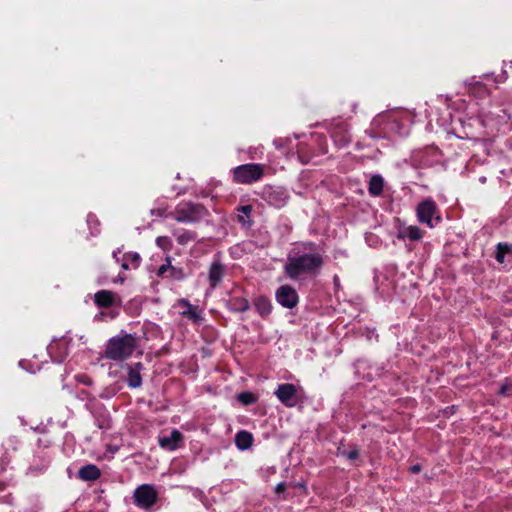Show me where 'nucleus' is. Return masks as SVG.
Wrapping results in <instances>:
<instances>
[{
	"label": "nucleus",
	"mask_w": 512,
	"mask_h": 512,
	"mask_svg": "<svg viewBox=\"0 0 512 512\" xmlns=\"http://www.w3.org/2000/svg\"><path fill=\"white\" fill-rule=\"evenodd\" d=\"M323 260L319 255H303L290 258L285 269L290 278H299L314 274L322 265Z\"/></svg>",
	"instance_id": "1"
},
{
	"label": "nucleus",
	"mask_w": 512,
	"mask_h": 512,
	"mask_svg": "<svg viewBox=\"0 0 512 512\" xmlns=\"http://www.w3.org/2000/svg\"><path fill=\"white\" fill-rule=\"evenodd\" d=\"M135 346L136 341L131 334L113 337L107 345L106 356L113 360H124L133 353Z\"/></svg>",
	"instance_id": "2"
},
{
	"label": "nucleus",
	"mask_w": 512,
	"mask_h": 512,
	"mask_svg": "<svg viewBox=\"0 0 512 512\" xmlns=\"http://www.w3.org/2000/svg\"><path fill=\"white\" fill-rule=\"evenodd\" d=\"M232 172L236 183L250 184L263 176L264 169L262 165L252 163L237 166Z\"/></svg>",
	"instance_id": "3"
},
{
	"label": "nucleus",
	"mask_w": 512,
	"mask_h": 512,
	"mask_svg": "<svg viewBox=\"0 0 512 512\" xmlns=\"http://www.w3.org/2000/svg\"><path fill=\"white\" fill-rule=\"evenodd\" d=\"M417 218L419 222L427 224L430 228L441 221L437 214V206L434 201L427 199L417 206Z\"/></svg>",
	"instance_id": "4"
},
{
	"label": "nucleus",
	"mask_w": 512,
	"mask_h": 512,
	"mask_svg": "<svg viewBox=\"0 0 512 512\" xmlns=\"http://www.w3.org/2000/svg\"><path fill=\"white\" fill-rule=\"evenodd\" d=\"M206 215V209L202 205L184 204L176 212L175 219L179 222H194Z\"/></svg>",
	"instance_id": "5"
},
{
	"label": "nucleus",
	"mask_w": 512,
	"mask_h": 512,
	"mask_svg": "<svg viewBox=\"0 0 512 512\" xmlns=\"http://www.w3.org/2000/svg\"><path fill=\"white\" fill-rule=\"evenodd\" d=\"M156 498V490L148 484L139 486L134 492L135 503L144 509L151 507L155 503Z\"/></svg>",
	"instance_id": "6"
},
{
	"label": "nucleus",
	"mask_w": 512,
	"mask_h": 512,
	"mask_svg": "<svg viewBox=\"0 0 512 512\" xmlns=\"http://www.w3.org/2000/svg\"><path fill=\"white\" fill-rule=\"evenodd\" d=\"M274 394L287 407H294L297 403L296 387L293 384H280Z\"/></svg>",
	"instance_id": "7"
},
{
	"label": "nucleus",
	"mask_w": 512,
	"mask_h": 512,
	"mask_svg": "<svg viewBox=\"0 0 512 512\" xmlns=\"http://www.w3.org/2000/svg\"><path fill=\"white\" fill-rule=\"evenodd\" d=\"M278 303L286 308H293L298 302L296 291L287 285L281 286L276 292Z\"/></svg>",
	"instance_id": "8"
},
{
	"label": "nucleus",
	"mask_w": 512,
	"mask_h": 512,
	"mask_svg": "<svg viewBox=\"0 0 512 512\" xmlns=\"http://www.w3.org/2000/svg\"><path fill=\"white\" fill-rule=\"evenodd\" d=\"M159 446L168 451L178 449L183 443V435L178 430H173L170 435L159 438Z\"/></svg>",
	"instance_id": "9"
},
{
	"label": "nucleus",
	"mask_w": 512,
	"mask_h": 512,
	"mask_svg": "<svg viewBox=\"0 0 512 512\" xmlns=\"http://www.w3.org/2000/svg\"><path fill=\"white\" fill-rule=\"evenodd\" d=\"M143 366L141 363H136L128 367V385L132 388H137L141 385L142 379L140 372Z\"/></svg>",
	"instance_id": "10"
},
{
	"label": "nucleus",
	"mask_w": 512,
	"mask_h": 512,
	"mask_svg": "<svg viewBox=\"0 0 512 512\" xmlns=\"http://www.w3.org/2000/svg\"><path fill=\"white\" fill-rule=\"evenodd\" d=\"M94 298L96 304L101 307L111 306L114 303L115 299L114 294L106 290L97 292Z\"/></svg>",
	"instance_id": "11"
},
{
	"label": "nucleus",
	"mask_w": 512,
	"mask_h": 512,
	"mask_svg": "<svg viewBox=\"0 0 512 512\" xmlns=\"http://www.w3.org/2000/svg\"><path fill=\"white\" fill-rule=\"evenodd\" d=\"M253 442V437L249 432L241 431L236 434L235 443L240 450L248 449Z\"/></svg>",
	"instance_id": "12"
},
{
	"label": "nucleus",
	"mask_w": 512,
	"mask_h": 512,
	"mask_svg": "<svg viewBox=\"0 0 512 512\" xmlns=\"http://www.w3.org/2000/svg\"><path fill=\"white\" fill-rule=\"evenodd\" d=\"M100 476V471L95 465H86L79 470V477L85 481L95 480Z\"/></svg>",
	"instance_id": "13"
},
{
	"label": "nucleus",
	"mask_w": 512,
	"mask_h": 512,
	"mask_svg": "<svg viewBox=\"0 0 512 512\" xmlns=\"http://www.w3.org/2000/svg\"><path fill=\"white\" fill-rule=\"evenodd\" d=\"M140 256L138 253H127L123 256L121 267L125 270L130 268H137L140 264Z\"/></svg>",
	"instance_id": "14"
},
{
	"label": "nucleus",
	"mask_w": 512,
	"mask_h": 512,
	"mask_svg": "<svg viewBox=\"0 0 512 512\" xmlns=\"http://www.w3.org/2000/svg\"><path fill=\"white\" fill-rule=\"evenodd\" d=\"M401 237L408 238L411 241H419L423 237V232L417 226H408L401 231Z\"/></svg>",
	"instance_id": "15"
},
{
	"label": "nucleus",
	"mask_w": 512,
	"mask_h": 512,
	"mask_svg": "<svg viewBox=\"0 0 512 512\" xmlns=\"http://www.w3.org/2000/svg\"><path fill=\"white\" fill-rule=\"evenodd\" d=\"M223 268L218 263H213L209 271V281L212 287H215L222 279Z\"/></svg>",
	"instance_id": "16"
},
{
	"label": "nucleus",
	"mask_w": 512,
	"mask_h": 512,
	"mask_svg": "<svg viewBox=\"0 0 512 512\" xmlns=\"http://www.w3.org/2000/svg\"><path fill=\"white\" fill-rule=\"evenodd\" d=\"M384 181L380 175H374L369 181V192L371 195L378 196L383 190Z\"/></svg>",
	"instance_id": "17"
},
{
	"label": "nucleus",
	"mask_w": 512,
	"mask_h": 512,
	"mask_svg": "<svg viewBox=\"0 0 512 512\" xmlns=\"http://www.w3.org/2000/svg\"><path fill=\"white\" fill-rule=\"evenodd\" d=\"M512 253V246L507 243H499L497 245L496 259L499 263H503L505 256Z\"/></svg>",
	"instance_id": "18"
},
{
	"label": "nucleus",
	"mask_w": 512,
	"mask_h": 512,
	"mask_svg": "<svg viewBox=\"0 0 512 512\" xmlns=\"http://www.w3.org/2000/svg\"><path fill=\"white\" fill-rule=\"evenodd\" d=\"M257 310L261 315H268L271 311V304L268 299L260 297L256 301Z\"/></svg>",
	"instance_id": "19"
},
{
	"label": "nucleus",
	"mask_w": 512,
	"mask_h": 512,
	"mask_svg": "<svg viewBox=\"0 0 512 512\" xmlns=\"http://www.w3.org/2000/svg\"><path fill=\"white\" fill-rule=\"evenodd\" d=\"M179 305L184 307V310L181 312L183 315L188 316L189 318L197 321L198 315L195 309L185 300H180Z\"/></svg>",
	"instance_id": "20"
},
{
	"label": "nucleus",
	"mask_w": 512,
	"mask_h": 512,
	"mask_svg": "<svg viewBox=\"0 0 512 512\" xmlns=\"http://www.w3.org/2000/svg\"><path fill=\"white\" fill-rule=\"evenodd\" d=\"M175 237L181 245H185L195 238L194 234L189 231H178L175 233Z\"/></svg>",
	"instance_id": "21"
},
{
	"label": "nucleus",
	"mask_w": 512,
	"mask_h": 512,
	"mask_svg": "<svg viewBox=\"0 0 512 512\" xmlns=\"http://www.w3.org/2000/svg\"><path fill=\"white\" fill-rule=\"evenodd\" d=\"M238 400L245 405L252 404L256 401V397L249 392H244L238 395Z\"/></svg>",
	"instance_id": "22"
},
{
	"label": "nucleus",
	"mask_w": 512,
	"mask_h": 512,
	"mask_svg": "<svg viewBox=\"0 0 512 512\" xmlns=\"http://www.w3.org/2000/svg\"><path fill=\"white\" fill-rule=\"evenodd\" d=\"M156 245L163 250H169L171 248V241L168 237L160 236L156 239Z\"/></svg>",
	"instance_id": "23"
},
{
	"label": "nucleus",
	"mask_w": 512,
	"mask_h": 512,
	"mask_svg": "<svg viewBox=\"0 0 512 512\" xmlns=\"http://www.w3.org/2000/svg\"><path fill=\"white\" fill-rule=\"evenodd\" d=\"M169 276L176 280H181L185 277V274L182 269H178L172 266L170 267Z\"/></svg>",
	"instance_id": "24"
},
{
	"label": "nucleus",
	"mask_w": 512,
	"mask_h": 512,
	"mask_svg": "<svg viewBox=\"0 0 512 512\" xmlns=\"http://www.w3.org/2000/svg\"><path fill=\"white\" fill-rule=\"evenodd\" d=\"M170 267H172L171 265V257L170 256H167L166 257V264H163L159 267L158 269V275L160 276H163L166 272H170Z\"/></svg>",
	"instance_id": "25"
},
{
	"label": "nucleus",
	"mask_w": 512,
	"mask_h": 512,
	"mask_svg": "<svg viewBox=\"0 0 512 512\" xmlns=\"http://www.w3.org/2000/svg\"><path fill=\"white\" fill-rule=\"evenodd\" d=\"M286 489V486L284 483H279L277 486H276V493H282L284 492Z\"/></svg>",
	"instance_id": "26"
},
{
	"label": "nucleus",
	"mask_w": 512,
	"mask_h": 512,
	"mask_svg": "<svg viewBox=\"0 0 512 512\" xmlns=\"http://www.w3.org/2000/svg\"><path fill=\"white\" fill-rule=\"evenodd\" d=\"M410 470L412 473H418V472H420L421 467H420V465H413V466H411Z\"/></svg>",
	"instance_id": "27"
},
{
	"label": "nucleus",
	"mask_w": 512,
	"mask_h": 512,
	"mask_svg": "<svg viewBox=\"0 0 512 512\" xmlns=\"http://www.w3.org/2000/svg\"><path fill=\"white\" fill-rule=\"evenodd\" d=\"M242 211H243L245 214H248V213H250V211H251V207H250V206H244V207L242 208Z\"/></svg>",
	"instance_id": "28"
},
{
	"label": "nucleus",
	"mask_w": 512,
	"mask_h": 512,
	"mask_svg": "<svg viewBox=\"0 0 512 512\" xmlns=\"http://www.w3.org/2000/svg\"><path fill=\"white\" fill-rule=\"evenodd\" d=\"M506 391H507L506 386H502L501 391H500V392H501V394H505V393H506Z\"/></svg>",
	"instance_id": "29"
},
{
	"label": "nucleus",
	"mask_w": 512,
	"mask_h": 512,
	"mask_svg": "<svg viewBox=\"0 0 512 512\" xmlns=\"http://www.w3.org/2000/svg\"><path fill=\"white\" fill-rule=\"evenodd\" d=\"M247 308H248V304L245 302V303L243 304V307H242L241 309H242V310H246Z\"/></svg>",
	"instance_id": "30"
},
{
	"label": "nucleus",
	"mask_w": 512,
	"mask_h": 512,
	"mask_svg": "<svg viewBox=\"0 0 512 512\" xmlns=\"http://www.w3.org/2000/svg\"><path fill=\"white\" fill-rule=\"evenodd\" d=\"M475 88H481V84H477V86ZM473 92H476V89L473 90Z\"/></svg>",
	"instance_id": "31"
}]
</instances>
